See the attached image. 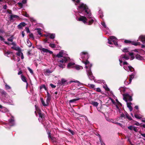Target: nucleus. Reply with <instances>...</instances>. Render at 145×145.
I'll list each match as a JSON object with an SVG mask.
<instances>
[{
	"label": "nucleus",
	"instance_id": "obj_30",
	"mask_svg": "<svg viewBox=\"0 0 145 145\" xmlns=\"http://www.w3.org/2000/svg\"><path fill=\"white\" fill-rule=\"evenodd\" d=\"M18 16L16 15H11L10 16V18L11 19H12L14 18H18Z\"/></svg>",
	"mask_w": 145,
	"mask_h": 145
},
{
	"label": "nucleus",
	"instance_id": "obj_33",
	"mask_svg": "<svg viewBox=\"0 0 145 145\" xmlns=\"http://www.w3.org/2000/svg\"><path fill=\"white\" fill-rule=\"evenodd\" d=\"M135 117L137 118L140 119L141 118V117L140 115H139L136 114L135 115Z\"/></svg>",
	"mask_w": 145,
	"mask_h": 145
},
{
	"label": "nucleus",
	"instance_id": "obj_10",
	"mask_svg": "<svg viewBox=\"0 0 145 145\" xmlns=\"http://www.w3.org/2000/svg\"><path fill=\"white\" fill-rule=\"evenodd\" d=\"M64 51H61L59 52V53L56 55V57L59 58L62 57L64 56Z\"/></svg>",
	"mask_w": 145,
	"mask_h": 145
},
{
	"label": "nucleus",
	"instance_id": "obj_19",
	"mask_svg": "<svg viewBox=\"0 0 145 145\" xmlns=\"http://www.w3.org/2000/svg\"><path fill=\"white\" fill-rule=\"evenodd\" d=\"M26 24L24 22L21 23L18 26V28L21 29L25 26Z\"/></svg>",
	"mask_w": 145,
	"mask_h": 145
},
{
	"label": "nucleus",
	"instance_id": "obj_42",
	"mask_svg": "<svg viewBox=\"0 0 145 145\" xmlns=\"http://www.w3.org/2000/svg\"><path fill=\"white\" fill-rule=\"evenodd\" d=\"M135 74L134 72H133L132 74L130 75V78H131L132 79L133 78L134 76L135 75Z\"/></svg>",
	"mask_w": 145,
	"mask_h": 145
},
{
	"label": "nucleus",
	"instance_id": "obj_50",
	"mask_svg": "<svg viewBox=\"0 0 145 145\" xmlns=\"http://www.w3.org/2000/svg\"><path fill=\"white\" fill-rule=\"evenodd\" d=\"M129 55L131 56V57L133 59L134 58L133 54V53H129Z\"/></svg>",
	"mask_w": 145,
	"mask_h": 145
},
{
	"label": "nucleus",
	"instance_id": "obj_64",
	"mask_svg": "<svg viewBox=\"0 0 145 145\" xmlns=\"http://www.w3.org/2000/svg\"><path fill=\"white\" fill-rule=\"evenodd\" d=\"M50 85L52 88H55L56 87V86L52 84H50Z\"/></svg>",
	"mask_w": 145,
	"mask_h": 145
},
{
	"label": "nucleus",
	"instance_id": "obj_25",
	"mask_svg": "<svg viewBox=\"0 0 145 145\" xmlns=\"http://www.w3.org/2000/svg\"><path fill=\"white\" fill-rule=\"evenodd\" d=\"M0 40L1 41H3L5 44H8V45H9V43L5 41V39H4V38L3 37H2V36H1L0 35Z\"/></svg>",
	"mask_w": 145,
	"mask_h": 145
},
{
	"label": "nucleus",
	"instance_id": "obj_39",
	"mask_svg": "<svg viewBox=\"0 0 145 145\" xmlns=\"http://www.w3.org/2000/svg\"><path fill=\"white\" fill-rule=\"evenodd\" d=\"M12 48L14 50H19L20 48L19 47H16L15 46H12Z\"/></svg>",
	"mask_w": 145,
	"mask_h": 145
},
{
	"label": "nucleus",
	"instance_id": "obj_5",
	"mask_svg": "<svg viewBox=\"0 0 145 145\" xmlns=\"http://www.w3.org/2000/svg\"><path fill=\"white\" fill-rule=\"evenodd\" d=\"M108 43L110 44H112V42L116 46L118 45L117 39L114 36H111L110 37V39H108Z\"/></svg>",
	"mask_w": 145,
	"mask_h": 145
},
{
	"label": "nucleus",
	"instance_id": "obj_43",
	"mask_svg": "<svg viewBox=\"0 0 145 145\" xmlns=\"http://www.w3.org/2000/svg\"><path fill=\"white\" fill-rule=\"evenodd\" d=\"M27 69L30 72V73H31L32 74H33V70L31 69L29 67H28Z\"/></svg>",
	"mask_w": 145,
	"mask_h": 145
},
{
	"label": "nucleus",
	"instance_id": "obj_56",
	"mask_svg": "<svg viewBox=\"0 0 145 145\" xmlns=\"http://www.w3.org/2000/svg\"><path fill=\"white\" fill-rule=\"evenodd\" d=\"M69 131L70 132L72 135H73L74 132L73 131H72L70 129H69Z\"/></svg>",
	"mask_w": 145,
	"mask_h": 145
},
{
	"label": "nucleus",
	"instance_id": "obj_51",
	"mask_svg": "<svg viewBox=\"0 0 145 145\" xmlns=\"http://www.w3.org/2000/svg\"><path fill=\"white\" fill-rule=\"evenodd\" d=\"M120 117L121 118H125V114H124L123 113H122L120 115Z\"/></svg>",
	"mask_w": 145,
	"mask_h": 145
},
{
	"label": "nucleus",
	"instance_id": "obj_3",
	"mask_svg": "<svg viewBox=\"0 0 145 145\" xmlns=\"http://www.w3.org/2000/svg\"><path fill=\"white\" fill-rule=\"evenodd\" d=\"M129 59V57L128 56L125 55H121L119 58L120 65L121 66L124 65L123 68L127 71L133 72L134 70V69L131 66L129 65L128 64L126 61H124L122 63L123 61L128 60Z\"/></svg>",
	"mask_w": 145,
	"mask_h": 145
},
{
	"label": "nucleus",
	"instance_id": "obj_32",
	"mask_svg": "<svg viewBox=\"0 0 145 145\" xmlns=\"http://www.w3.org/2000/svg\"><path fill=\"white\" fill-rule=\"evenodd\" d=\"M13 36H12L10 37L9 38L7 39V40L8 41L11 42H12L13 41Z\"/></svg>",
	"mask_w": 145,
	"mask_h": 145
},
{
	"label": "nucleus",
	"instance_id": "obj_28",
	"mask_svg": "<svg viewBox=\"0 0 145 145\" xmlns=\"http://www.w3.org/2000/svg\"><path fill=\"white\" fill-rule=\"evenodd\" d=\"M91 103L95 106H97L98 105V103L96 102L92 101Z\"/></svg>",
	"mask_w": 145,
	"mask_h": 145
},
{
	"label": "nucleus",
	"instance_id": "obj_16",
	"mask_svg": "<svg viewBox=\"0 0 145 145\" xmlns=\"http://www.w3.org/2000/svg\"><path fill=\"white\" fill-rule=\"evenodd\" d=\"M139 39L143 43H145V36L141 35L139 37Z\"/></svg>",
	"mask_w": 145,
	"mask_h": 145
},
{
	"label": "nucleus",
	"instance_id": "obj_58",
	"mask_svg": "<svg viewBox=\"0 0 145 145\" xmlns=\"http://www.w3.org/2000/svg\"><path fill=\"white\" fill-rule=\"evenodd\" d=\"M104 88L105 89V90L107 91H108L109 90V88H108L106 86H105V87L104 86Z\"/></svg>",
	"mask_w": 145,
	"mask_h": 145
},
{
	"label": "nucleus",
	"instance_id": "obj_40",
	"mask_svg": "<svg viewBox=\"0 0 145 145\" xmlns=\"http://www.w3.org/2000/svg\"><path fill=\"white\" fill-rule=\"evenodd\" d=\"M42 88H43L44 89L46 90V87L44 85H42V86H41L40 87V89H42Z\"/></svg>",
	"mask_w": 145,
	"mask_h": 145
},
{
	"label": "nucleus",
	"instance_id": "obj_24",
	"mask_svg": "<svg viewBox=\"0 0 145 145\" xmlns=\"http://www.w3.org/2000/svg\"><path fill=\"white\" fill-rule=\"evenodd\" d=\"M40 100H41V102L42 105H43V106H48V103H46V102H45L44 101L43 98H41Z\"/></svg>",
	"mask_w": 145,
	"mask_h": 145
},
{
	"label": "nucleus",
	"instance_id": "obj_21",
	"mask_svg": "<svg viewBox=\"0 0 145 145\" xmlns=\"http://www.w3.org/2000/svg\"><path fill=\"white\" fill-rule=\"evenodd\" d=\"M21 79L24 82L26 83L27 85H28V83L26 80V77L23 75L21 76Z\"/></svg>",
	"mask_w": 145,
	"mask_h": 145
},
{
	"label": "nucleus",
	"instance_id": "obj_14",
	"mask_svg": "<svg viewBox=\"0 0 145 145\" xmlns=\"http://www.w3.org/2000/svg\"><path fill=\"white\" fill-rule=\"evenodd\" d=\"M40 50L42 51L43 52L46 53H49L50 54H53L52 51L49 50H48L44 48H41Z\"/></svg>",
	"mask_w": 145,
	"mask_h": 145
},
{
	"label": "nucleus",
	"instance_id": "obj_13",
	"mask_svg": "<svg viewBox=\"0 0 145 145\" xmlns=\"http://www.w3.org/2000/svg\"><path fill=\"white\" fill-rule=\"evenodd\" d=\"M18 52L16 53V55L19 56L21 57V58L23 59L24 58V57L23 55V53L21 52V50L20 48L19 50H18Z\"/></svg>",
	"mask_w": 145,
	"mask_h": 145
},
{
	"label": "nucleus",
	"instance_id": "obj_1",
	"mask_svg": "<svg viewBox=\"0 0 145 145\" xmlns=\"http://www.w3.org/2000/svg\"><path fill=\"white\" fill-rule=\"evenodd\" d=\"M77 10L79 13L82 14L86 16H80L79 18H76L78 21H82L84 24L90 25L94 22V18L92 16L90 10L86 4L82 3L78 7Z\"/></svg>",
	"mask_w": 145,
	"mask_h": 145
},
{
	"label": "nucleus",
	"instance_id": "obj_11",
	"mask_svg": "<svg viewBox=\"0 0 145 145\" xmlns=\"http://www.w3.org/2000/svg\"><path fill=\"white\" fill-rule=\"evenodd\" d=\"M101 24L103 27V30L106 31V32H108L109 31V28L107 27L105 22H102L101 23Z\"/></svg>",
	"mask_w": 145,
	"mask_h": 145
},
{
	"label": "nucleus",
	"instance_id": "obj_44",
	"mask_svg": "<svg viewBox=\"0 0 145 145\" xmlns=\"http://www.w3.org/2000/svg\"><path fill=\"white\" fill-rule=\"evenodd\" d=\"M2 94L4 96H6L7 95V93L4 91H2L1 92Z\"/></svg>",
	"mask_w": 145,
	"mask_h": 145
},
{
	"label": "nucleus",
	"instance_id": "obj_20",
	"mask_svg": "<svg viewBox=\"0 0 145 145\" xmlns=\"http://www.w3.org/2000/svg\"><path fill=\"white\" fill-rule=\"evenodd\" d=\"M46 36L49 37L50 39H54L55 37V34L54 33H49L47 35H46Z\"/></svg>",
	"mask_w": 145,
	"mask_h": 145
},
{
	"label": "nucleus",
	"instance_id": "obj_63",
	"mask_svg": "<svg viewBox=\"0 0 145 145\" xmlns=\"http://www.w3.org/2000/svg\"><path fill=\"white\" fill-rule=\"evenodd\" d=\"M18 4L20 6L22 7L23 5L22 3H18Z\"/></svg>",
	"mask_w": 145,
	"mask_h": 145
},
{
	"label": "nucleus",
	"instance_id": "obj_38",
	"mask_svg": "<svg viewBox=\"0 0 145 145\" xmlns=\"http://www.w3.org/2000/svg\"><path fill=\"white\" fill-rule=\"evenodd\" d=\"M49 46L52 48H54L56 46L54 44H49Z\"/></svg>",
	"mask_w": 145,
	"mask_h": 145
},
{
	"label": "nucleus",
	"instance_id": "obj_23",
	"mask_svg": "<svg viewBox=\"0 0 145 145\" xmlns=\"http://www.w3.org/2000/svg\"><path fill=\"white\" fill-rule=\"evenodd\" d=\"M74 68L78 70L83 69V67L82 66L77 65H75Z\"/></svg>",
	"mask_w": 145,
	"mask_h": 145
},
{
	"label": "nucleus",
	"instance_id": "obj_31",
	"mask_svg": "<svg viewBox=\"0 0 145 145\" xmlns=\"http://www.w3.org/2000/svg\"><path fill=\"white\" fill-rule=\"evenodd\" d=\"M2 112H3L5 113L8 112V110L6 108L4 107L2 110Z\"/></svg>",
	"mask_w": 145,
	"mask_h": 145
},
{
	"label": "nucleus",
	"instance_id": "obj_61",
	"mask_svg": "<svg viewBox=\"0 0 145 145\" xmlns=\"http://www.w3.org/2000/svg\"><path fill=\"white\" fill-rule=\"evenodd\" d=\"M29 37H30L31 38H33V39L34 38V37H33V35L32 34V33H31L29 35Z\"/></svg>",
	"mask_w": 145,
	"mask_h": 145
},
{
	"label": "nucleus",
	"instance_id": "obj_8",
	"mask_svg": "<svg viewBox=\"0 0 145 145\" xmlns=\"http://www.w3.org/2000/svg\"><path fill=\"white\" fill-rule=\"evenodd\" d=\"M9 123L7 124L5 127L7 128H9L11 126H13L14 124V121L13 118L9 120Z\"/></svg>",
	"mask_w": 145,
	"mask_h": 145
},
{
	"label": "nucleus",
	"instance_id": "obj_49",
	"mask_svg": "<svg viewBox=\"0 0 145 145\" xmlns=\"http://www.w3.org/2000/svg\"><path fill=\"white\" fill-rule=\"evenodd\" d=\"M37 29L38 30V34L39 35H41V31H40V29H39V28H38V29Z\"/></svg>",
	"mask_w": 145,
	"mask_h": 145
},
{
	"label": "nucleus",
	"instance_id": "obj_2",
	"mask_svg": "<svg viewBox=\"0 0 145 145\" xmlns=\"http://www.w3.org/2000/svg\"><path fill=\"white\" fill-rule=\"evenodd\" d=\"M80 56L81 58L82 59V62L85 65V67L86 69L87 74L89 78L91 80L94 79V77L92 75V74L91 70V67L92 65L87 60L89 58L88 53L85 52H82L80 53Z\"/></svg>",
	"mask_w": 145,
	"mask_h": 145
},
{
	"label": "nucleus",
	"instance_id": "obj_27",
	"mask_svg": "<svg viewBox=\"0 0 145 145\" xmlns=\"http://www.w3.org/2000/svg\"><path fill=\"white\" fill-rule=\"evenodd\" d=\"M125 117H126V118H127L129 120H132V118L129 116V114L126 112H125Z\"/></svg>",
	"mask_w": 145,
	"mask_h": 145
},
{
	"label": "nucleus",
	"instance_id": "obj_52",
	"mask_svg": "<svg viewBox=\"0 0 145 145\" xmlns=\"http://www.w3.org/2000/svg\"><path fill=\"white\" fill-rule=\"evenodd\" d=\"M106 120L107 121H110V122H113V123H114V122L112 121H113V120H112V119H106Z\"/></svg>",
	"mask_w": 145,
	"mask_h": 145
},
{
	"label": "nucleus",
	"instance_id": "obj_59",
	"mask_svg": "<svg viewBox=\"0 0 145 145\" xmlns=\"http://www.w3.org/2000/svg\"><path fill=\"white\" fill-rule=\"evenodd\" d=\"M115 123L117 124V125H120V126L121 127L122 126V125L121 123H119L116 122V123Z\"/></svg>",
	"mask_w": 145,
	"mask_h": 145
},
{
	"label": "nucleus",
	"instance_id": "obj_9",
	"mask_svg": "<svg viewBox=\"0 0 145 145\" xmlns=\"http://www.w3.org/2000/svg\"><path fill=\"white\" fill-rule=\"evenodd\" d=\"M124 42L125 43H129V44L134 45L135 46H137L139 45L140 44L139 42H138L134 41H131L128 40H125Z\"/></svg>",
	"mask_w": 145,
	"mask_h": 145
},
{
	"label": "nucleus",
	"instance_id": "obj_47",
	"mask_svg": "<svg viewBox=\"0 0 145 145\" xmlns=\"http://www.w3.org/2000/svg\"><path fill=\"white\" fill-rule=\"evenodd\" d=\"M133 126H130L128 127V129L131 130H133Z\"/></svg>",
	"mask_w": 145,
	"mask_h": 145
},
{
	"label": "nucleus",
	"instance_id": "obj_41",
	"mask_svg": "<svg viewBox=\"0 0 145 145\" xmlns=\"http://www.w3.org/2000/svg\"><path fill=\"white\" fill-rule=\"evenodd\" d=\"M50 98H47V99H46V103H48V104H49V102L50 101Z\"/></svg>",
	"mask_w": 145,
	"mask_h": 145
},
{
	"label": "nucleus",
	"instance_id": "obj_29",
	"mask_svg": "<svg viewBox=\"0 0 145 145\" xmlns=\"http://www.w3.org/2000/svg\"><path fill=\"white\" fill-rule=\"evenodd\" d=\"M137 59L139 60H141L143 59V58L139 55H137L136 56Z\"/></svg>",
	"mask_w": 145,
	"mask_h": 145
},
{
	"label": "nucleus",
	"instance_id": "obj_4",
	"mask_svg": "<svg viewBox=\"0 0 145 145\" xmlns=\"http://www.w3.org/2000/svg\"><path fill=\"white\" fill-rule=\"evenodd\" d=\"M70 58L67 56H64L57 59V62L59 63L58 66L60 67L63 69L65 67V64L69 60Z\"/></svg>",
	"mask_w": 145,
	"mask_h": 145
},
{
	"label": "nucleus",
	"instance_id": "obj_18",
	"mask_svg": "<svg viewBox=\"0 0 145 145\" xmlns=\"http://www.w3.org/2000/svg\"><path fill=\"white\" fill-rule=\"evenodd\" d=\"M126 103L127 107L129 109L130 111L131 112L133 110V108L131 106V105L132 104L130 102L129 103L128 101H127V102H126Z\"/></svg>",
	"mask_w": 145,
	"mask_h": 145
},
{
	"label": "nucleus",
	"instance_id": "obj_60",
	"mask_svg": "<svg viewBox=\"0 0 145 145\" xmlns=\"http://www.w3.org/2000/svg\"><path fill=\"white\" fill-rule=\"evenodd\" d=\"M47 98H50V95L48 92H47Z\"/></svg>",
	"mask_w": 145,
	"mask_h": 145
},
{
	"label": "nucleus",
	"instance_id": "obj_62",
	"mask_svg": "<svg viewBox=\"0 0 145 145\" xmlns=\"http://www.w3.org/2000/svg\"><path fill=\"white\" fill-rule=\"evenodd\" d=\"M7 8V6L6 5H4L3 7V8L4 9H6Z\"/></svg>",
	"mask_w": 145,
	"mask_h": 145
},
{
	"label": "nucleus",
	"instance_id": "obj_46",
	"mask_svg": "<svg viewBox=\"0 0 145 145\" xmlns=\"http://www.w3.org/2000/svg\"><path fill=\"white\" fill-rule=\"evenodd\" d=\"M123 52H128V49L127 48H125L123 49Z\"/></svg>",
	"mask_w": 145,
	"mask_h": 145
},
{
	"label": "nucleus",
	"instance_id": "obj_7",
	"mask_svg": "<svg viewBox=\"0 0 145 145\" xmlns=\"http://www.w3.org/2000/svg\"><path fill=\"white\" fill-rule=\"evenodd\" d=\"M123 99L127 102L128 101H132V98L131 96L128 93H125L123 95Z\"/></svg>",
	"mask_w": 145,
	"mask_h": 145
},
{
	"label": "nucleus",
	"instance_id": "obj_17",
	"mask_svg": "<svg viewBox=\"0 0 145 145\" xmlns=\"http://www.w3.org/2000/svg\"><path fill=\"white\" fill-rule=\"evenodd\" d=\"M48 138H50L52 141L53 142H56V138L54 137H52L51 136V133L50 132H49L48 133Z\"/></svg>",
	"mask_w": 145,
	"mask_h": 145
},
{
	"label": "nucleus",
	"instance_id": "obj_55",
	"mask_svg": "<svg viewBox=\"0 0 145 145\" xmlns=\"http://www.w3.org/2000/svg\"><path fill=\"white\" fill-rule=\"evenodd\" d=\"M133 124L134 125H137V126L139 125L140 124L138 122H136L135 123H133Z\"/></svg>",
	"mask_w": 145,
	"mask_h": 145
},
{
	"label": "nucleus",
	"instance_id": "obj_22",
	"mask_svg": "<svg viewBox=\"0 0 145 145\" xmlns=\"http://www.w3.org/2000/svg\"><path fill=\"white\" fill-rule=\"evenodd\" d=\"M67 83V81L64 79H62L60 84L61 85L66 84Z\"/></svg>",
	"mask_w": 145,
	"mask_h": 145
},
{
	"label": "nucleus",
	"instance_id": "obj_48",
	"mask_svg": "<svg viewBox=\"0 0 145 145\" xmlns=\"http://www.w3.org/2000/svg\"><path fill=\"white\" fill-rule=\"evenodd\" d=\"M71 82H75L79 84L80 82L78 80H72L70 81Z\"/></svg>",
	"mask_w": 145,
	"mask_h": 145
},
{
	"label": "nucleus",
	"instance_id": "obj_45",
	"mask_svg": "<svg viewBox=\"0 0 145 145\" xmlns=\"http://www.w3.org/2000/svg\"><path fill=\"white\" fill-rule=\"evenodd\" d=\"M133 130L135 132H137L138 131V129H137V128L135 126H133Z\"/></svg>",
	"mask_w": 145,
	"mask_h": 145
},
{
	"label": "nucleus",
	"instance_id": "obj_36",
	"mask_svg": "<svg viewBox=\"0 0 145 145\" xmlns=\"http://www.w3.org/2000/svg\"><path fill=\"white\" fill-rule=\"evenodd\" d=\"M89 86L91 88L94 89H95V86L94 85L92 84H89Z\"/></svg>",
	"mask_w": 145,
	"mask_h": 145
},
{
	"label": "nucleus",
	"instance_id": "obj_54",
	"mask_svg": "<svg viewBox=\"0 0 145 145\" xmlns=\"http://www.w3.org/2000/svg\"><path fill=\"white\" fill-rule=\"evenodd\" d=\"M96 91L97 92H100L101 91V89L99 88H97L96 89Z\"/></svg>",
	"mask_w": 145,
	"mask_h": 145
},
{
	"label": "nucleus",
	"instance_id": "obj_34",
	"mask_svg": "<svg viewBox=\"0 0 145 145\" xmlns=\"http://www.w3.org/2000/svg\"><path fill=\"white\" fill-rule=\"evenodd\" d=\"M27 45L28 46L30 47L31 46L32 43L29 40H28L27 41Z\"/></svg>",
	"mask_w": 145,
	"mask_h": 145
},
{
	"label": "nucleus",
	"instance_id": "obj_15",
	"mask_svg": "<svg viewBox=\"0 0 145 145\" xmlns=\"http://www.w3.org/2000/svg\"><path fill=\"white\" fill-rule=\"evenodd\" d=\"M75 65V63L74 62L69 63L67 65V67L68 69L74 68Z\"/></svg>",
	"mask_w": 145,
	"mask_h": 145
},
{
	"label": "nucleus",
	"instance_id": "obj_12",
	"mask_svg": "<svg viewBox=\"0 0 145 145\" xmlns=\"http://www.w3.org/2000/svg\"><path fill=\"white\" fill-rule=\"evenodd\" d=\"M53 72L49 69H45L43 71V73L46 75H48Z\"/></svg>",
	"mask_w": 145,
	"mask_h": 145
},
{
	"label": "nucleus",
	"instance_id": "obj_37",
	"mask_svg": "<svg viewBox=\"0 0 145 145\" xmlns=\"http://www.w3.org/2000/svg\"><path fill=\"white\" fill-rule=\"evenodd\" d=\"M5 86L6 89H11V87L7 84H6Z\"/></svg>",
	"mask_w": 145,
	"mask_h": 145
},
{
	"label": "nucleus",
	"instance_id": "obj_53",
	"mask_svg": "<svg viewBox=\"0 0 145 145\" xmlns=\"http://www.w3.org/2000/svg\"><path fill=\"white\" fill-rule=\"evenodd\" d=\"M25 29L26 30V32L27 33H29L30 32V31L28 27H25Z\"/></svg>",
	"mask_w": 145,
	"mask_h": 145
},
{
	"label": "nucleus",
	"instance_id": "obj_35",
	"mask_svg": "<svg viewBox=\"0 0 145 145\" xmlns=\"http://www.w3.org/2000/svg\"><path fill=\"white\" fill-rule=\"evenodd\" d=\"M73 1L75 2V4L76 5L80 3V0H72Z\"/></svg>",
	"mask_w": 145,
	"mask_h": 145
},
{
	"label": "nucleus",
	"instance_id": "obj_26",
	"mask_svg": "<svg viewBox=\"0 0 145 145\" xmlns=\"http://www.w3.org/2000/svg\"><path fill=\"white\" fill-rule=\"evenodd\" d=\"M80 99V98H77L76 99H73L69 100V102L70 103H74L76 101L79 100Z\"/></svg>",
	"mask_w": 145,
	"mask_h": 145
},
{
	"label": "nucleus",
	"instance_id": "obj_57",
	"mask_svg": "<svg viewBox=\"0 0 145 145\" xmlns=\"http://www.w3.org/2000/svg\"><path fill=\"white\" fill-rule=\"evenodd\" d=\"M104 88L105 89V90L107 91H108L109 90V88H108L106 86H105V87L104 86Z\"/></svg>",
	"mask_w": 145,
	"mask_h": 145
},
{
	"label": "nucleus",
	"instance_id": "obj_6",
	"mask_svg": "<svg viewBox=\"0 0 145 145\" xmlns=\"http://www.w3.org/2000/svg\"><path fill=\"white\" fill-rule=\"evenodd\" d=\"M36 111L37 112L39 115V118L38 120L39 121L42 122H43L44 119V114H41V111L39 110L38 108L36 107V106L35 105Z\"/></svg>",
	"mask_w": 145,
	"mask_h": 145
}]
</instances>
